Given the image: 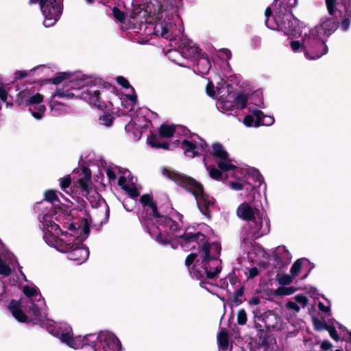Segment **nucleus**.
I'll use <instances>...</instances> for the list:
<instances>
[{
    "label": "nucleus",
    "mask_w": 351,
    "mask_h": 351,
    "mask_svg": "<svg viewBox=\"0 0 351 351\" xmlns=\"http://www.w3.org/2000/svg\"><path fill=\"white\" fill-rule=\"evenodd\" d=\"M344 0H326L328 15L322 18L320 23L314 29L302 27L291 12L298 5V0H274V2L266 9V26L273 30L284 32L285 35L300 40H292L290 43L292 51L298 53L304 51L305 57L309 60H316L327 53V47L324 39L334 32L337 27L343 32L348 29L351 21V5L343 7L345 14L343 15L341 2Z\"/></svg>",
    "instance_id": "1"
},
{
    "label": "nucleus",
    "mask_w": 351,
    "mask_h": 351,
    "mask_svg": "<svg viewBox=\"0 0 351 351\" xmlns=\"http://www.w3.org/2000/svg\"><path fill=\"white\" fill-rule=\"evenodd\" d=\"M177 240L186 251L197 249V252L191 253L186 258V265L189 268L192 277L199 280L212 279L216 277L221 269V261L218 258L221 252L219 243H208L204 234L199 232H193L188 227L182 234H178Z\"/></svg>",
    "instance_id": "2"
},
{
    "label": "nucleus",
    "mask_w": 351,
    "mask_h": 351,
    "mask_svg": "<svg viewBox=\"0 0 351 351\" xmlns=\"http://www.w3.org/2000/svg\"><path fill=\"white\" fill-rule=\"evenodd\" d=\"M64 80H66L64 87L58 89L51 95L50 106L53 116H58L67 110L66 107L57 99L80 97L97 108L103 106L104 88L97 85L91 78H82L68 73H60L53 79V83L58 84Z\"/></svg>",
    "instance_id": "3"
},
{
    "label": "nucleus",
    "mask_w": 351,
    "mask_h": 351,
    "mask_svg": "<svg viewBox=\"0 0 351 351\" xmlns=\"http://www.w3.org/2000/svg\"><path fill=\"white\" fill-rule=\"evenodd\" d=\"M46 223L44 225L43 239L45 243L57 250L67 254L69 259L73 261L77 265L84 263L88 258L89 251L82 242L89 234V226L87 222L82 226L71 223L69 225L70 232L48 230Z\"/></svg>",
    "instance_id": "4"
},
{
    "label": "nucleus",
    "mask_w": 351,
    "mask_h": 351,
    "mask_svg": "<svg viewBox=\"0 0 351 351\" xmlns=\"http://www.w3.org/2000/svg\"><path fill=\"white\" fill-rule=\"evenodd\" d=\"M23 291L28 298L25 302L12 300L8 306L10 312L12 316L19 322H33L40 324L43 328H46L50 333L49 329L57 330L58 326L54 325L53 320L47 319L45 313V302L38 291L34 285H26L23 287Z\"/></svg>",
    "instance_id": "5"
},
{
    "label": "nucleus",
    "mask_w": 351,
    "mask_h": 351,
    "mask_svg": "<svg viewBox=\"0 0 351 351\" xmlns=\"http://www.w3.org/2000/svg\"><path fill=\"white\" fill-rule=\"evenodd\" d=\"M50 334L57 337L62 343L73 349H80L88 345L95 351H120L121 344L119 339L109 331H101L98 334H88L84 337L73 336L72 328L62 324L57 330L49 329Z\"/></svg>",
    "instance_id": "6"
},
{
    "label": "nucleus",
    "mask_w": 351,
    "mask_h": 351,
    "mask_svg": "<svg viewBox=\"0 0 351 351\" xmlns=\"http://www.w3.org/2000/svg\"><path fill=\"white\" fill-rule=\"evenodd\" d=\"M141 202L148 215L144 223L150 236L161 245L169 243L173 248H176L177 246L174 239L179 234L180 224L167 216L159 215L156 204L149 195L141 196Z\"/></svg>",
    "instance_id": "7"
},
{
    "label": "nucleus",
    "mask_w": 351,
    "mask_h": 351,
    "mask_svg": "<svg viewBox=\"0 0 351 351\" xmlns=\"http://www.w3.org/2000/svg\"><path fill=\"white\" fill-rule=\"evenodd\" d=\"M146 11L155 21L154 33L166 39L176 34L173 14L176 10L172 0H154L147 5Z\"/></svg>",
    "instance_id": "8"
},
{
    "label": "nucleus",
    "mask_w": 351,
    "mask_h": 351,
    "mask_svg": "<svg viewBox=\"0 0 351 351\" xmlns=\"http://www.w3.org/2000/svg\"><path fill=\"white\" fill-rule=\"evenodd\" d=\"M239 218L247 221L245 240H253L267 234L270 231V221L266 213L252 203L243 202L237 209Z\"/></svg>",
    "instance_id": "9"
},
{
    "label": "nucleus",
    "mask_w": 351,
    "mask_h": 351,
    "mask_svg": "<svg viewBox=\"0 0 351 351\" xmlns=\"http://www.w3.org/2000/svg\"><path fill=\"white\" fill-rule=\"evenodd\" d=\"M162 174L178 184L186 188L195 196L200 212L210 218V213L215 208V201L213 197L204 193L202 185L191 177L176 172L173 170L163 168Z\"/></svg>",
    "instance_id": "10"
},
{
    "label": "nucleus",
    "mask_w": 351,
    "mask_h": 351,
    "mask_svg": "<svg viewBox=\"0 0 351 351\" xmlns=\"http://www.w3.org/2000/svg\"><path fill=\"white\" fill-rule=\"evenodd\" d=\"M59 199L55 190L49 189L45 192V201L39 204L40 209L43 210L38 215L40 227L43 232L45 223L47 225L49 231H60L59 226L55 222V220H57L58 213L53 208V206L57 205Z\"/></svg>",
    "instance_id": "11"
},
{
    "label": "nucleus",
    "mask_w": 351,
    "mask_h": 351,
    "mask_svg": "<svg viewBox=\"0 0 351 351\" xmlns=\"http://www.w3.org/2000/svg\"><path fill=\"white\" fill-rule=\"evenodd\" d=\"M232 88L226 84V82L221 80L217 83L216 90L212 82H208L206 91L208 96L217 100V108L223 113H228L235 109L234 101L229 100L233 97L231 95Z\"/></svg>",
    "instance_id": "12"
},
{
    "label": "nucleus",
    "mask_w": 351,
    "mask_h": 351,
    "mask_svg": "<svg viewBox=\"0 0 351 351\" xmlns=\"http://www.w3.org/2000/svg\"><path fill=\"white\" fill-rule=\"evenodd\" d=\"M63 0H29V3H39L45 27L53 26L60 19L63 10Z\"/></svg>",
    "instance_id": "13"
},
{
    "label": "nucleus",
    "mask_w": 351,
    "mask_h": 351,
    "mask_svg": "<svg viewBox=\"0 0 351 351\" xmlns=\"http://www.w3.org/2000/svg\"><path fill=\"white\" fill-rule=\"evenodd\" d=\"M77 189H80V194L89 199L88 195L93 193V197L98 198L99 212L104 213V220L106 221L109 216V208L108 206L100 199L99 195L92 189L90 186V174L86 171L83 172L82 177L78 180L76 185Z\"/></svg>",
    "instance_id": "14"
},
{
    "label": "nucleus",
    "mask_w": 351,
    "mask_h": 351,
    "mask_svg": "<svg viewBox=\"0 0 351 351\" xmlns=\"http://www.w3.org/2000/svg\"><path fill=\"white\" fill-rule=\"evenodd\" d=\"M22 103L29 106V110L32 115L38 120L41 119L45 114L46 108L44 105L40 104L43 97L39 93L32 94L29 91L23 90L19 93Z\"/></svg>",
    "instance_id": "15"
},
{
    "label": "nucleus",
    "mask_w": 351,
    "mask_h": 351,
    "mask_svg": "<svg viewBox=\"0 0 351 351\" xmlns=\"http://www.w3.org/2000/svg\"><path fill=\"white\" fill-rule=\"evenodd\" d=\"M212 153L218 160V167L223 171L233 170L234 174L232 176L236 178L235 174L239 171V169L232 163V160L230 158L223 146L219 143H213L212 145Z\"/></svg>",
    "instance_id": "16"
},
{
    "label": "nucleus",
    "mask_w": 351,
    "mask_h": 351,
    "mask_svg": "<svg viewBox=\"0 0 351 351\" xmlns=\"http://www.w3.org/2000/svg\"><path fill=\"white\" fill-rule=\"evenodd\" d=\"M182 145L184 154L191 158L202 154L206 147L204 141L195 134L183 140Z\"/></svg>",
    "instance_id": "17"
},
{
    "label": "nucleus",
    "mask_w": 351,
    "mask_h": 351,
    "mask_svg": "<svg viewBox=\"0 0 351 351\" xmlns=\"http://www.w3.org/2000/svg\"><path fill=\"white\" fill-rule=\"evenodd\" d=\"M136 179L131 176V173L125 169L123 173L119 177V185L132 197H136L138 196V192L135 187Z\"/></svg>",
    "instance_id": "18"
},
{
    "label": "nucleus",
    "mask_w": 351,
    "mask_h": 351,
    "mask_svg": "<svg viewBox=\"0 0 351 351\" xmlns=\"http://www.w3.org/2000/svg\"><path fill=\"white\" fill-rule=\"evenodd\" d=\"M131 116V120L125 126V128L128 132H139L140 130L148 127V121L144 117L141 116L140 112L136 114Z\"/></svg>",
    "instance_id": "19"
},
{
    "label": "nucleus",
    "mask_w": 351,
    "mask_h": 351,
    "mask_svg": "<svg viewBox=\"0 0 351 351\" xmlns=\"http://www.w3.org/2000/svg\"><path fill=\"white\" fill-rule=\"evenodd\" d=\"M182 58L194 57L199 53L198 47L189 40H183L179 46Z\"/></svg>",
    "instance_id": "20"
},
{
    "label": "nucleus",
    "mask_w": 351,
    "mask_h": 351,
    "mask_svg": "<svg viewBox=\"0 0 351 351\" xmlns=\"http://www.w3.org/2000/svg\"><path fill=\"white\" fill-rule=\"evenodd\" d=\"M16 260L12 254H8L3 257L0 256V274L9 276L12 271V267H14Z\"/></svg>",
    "instance_id": "21"
},
{
    "label": "nucleus",
    "mask_w": 351,
    "mask_h": 351,
    "mask_svg": "<svg viewBox=\"0 0 351 351\" xmlns=\"http://www.w3.org/2000/svg\"><path fill=\"white\" fill-rule=\"evenodd\" d=\"M250 114L245 117L243 123L247 127H258L260 121V116L263 115V112L250 108Z\"/></svg>",
    "instance_id": "22"
},
{
    "label": "nucleus",
    "mask_w": 351,
    "mask_h": 351,
    "mask_svg": "<svg viewBox=\"0 0 351 351\" xmlns=\"http://www.w3.org/2000/svg\"><path fill=\"white\" fill-rule=\"evenodd\" d=\"M274 257L279 264H287L291 258V254L285 246H278L274 252Z\"/></svg>",
    "instance_id": "23"
},
{
    "label": "nucleus",
    "mask_w": 351,
    "mask_h": 351,
    "mask_svg": "<svg viewBox=\"0 0 351 351\" xmlns=\"http://www.w3.org/2000/svg\"><path fill=\"white\" fill-rule=\"evenodd\" d=\"M197 72L200 75H206L207 74L210 68H211V62L209 60L208 57L202 54L197 61Z\"/></svg>",
    "instance_id": "24"
},
{
    "label": "nucleus",
    "mask_w": 351,
    "mask_h": 351,
    "mask_svg": "<svg viewBox=\"0 0 351 351\" xmlns=\"http://www.w3.org/2000/svg\"><path fill=\"white\" fill-rule=\"evenodd\" d=\"M229 184L230 188L234 191L245 189L252 191L254 190V186L245 180H237V181L230 182Z\"/></svg>",
    "instance_id": "25"
},
{
    "label": "nucleus",
    "mask_w": 351,
    "mask_h": 351,
    "mask_svg": "<svg viewBox=\"0 0 351 351\" xmlns=\"http://www.w3.org/2000/svg\"><path fill=\"white\" fill-rule=\"evenodd\" d=\"M178 128L173 125L163 124L159 129V134L163 138H171Z\"/></svg>",
    "instance_id": "26"
},
{
    "label": "nucleus",
    "mask_w": 351,
    "mask_h": 351,
    "mask_svg": "<svg viewBox=\"0 0 351 351\" xmlns=\"http://www.w3.org/2000/svg\"><path fill=\"white\" fill-rule=\"evenodd\" d=\"M124 169H121L119 167H109L106 169V173L109 178L110 181H115L117 179L119 180V177L123 173Z\"/></svg>",
    "instance_id": "27"
},
{
    "label": "nucleus",
    "mask_w": 351,
    "mask_h": 351,
    "mask_svg": "<svg viewBox=\"0 0 351 351\" xmlns=\"http://www.w3.org/2000/svg\"><path fill=\"white\" fill-rule=\"evenodd\" d=\"M217 343L220 351H226L228 346V333L221 330L217 335Z\"/></svg>",
    "instance_id": "28"
},
{
    "label": "nucleus",
    "mask_w": 351,
    "mask_h": 351,
    "mask_svg": "<svg viewBox=\"0 0 351 351\" xmlns=\"http://www.w3.org/2000/svg\"><path fill=\"white\" fill-rule=\"evenodd\" d=\"M121 103L126 109L132 111L137 103V97L134 93L128 94L125 96V98L122 99Z\"/></svg>",
    "instance_id": "29"
},
{
    "label": "nucleus",
    "mask_w": 351,
    "mask_h": 351,
    "mask_svg": "<svg viewBox=\"0 0 351 351\" xmlns=\"http://www.w3.org/2000/svg\"><path fill=\"white\" fill-rule=\"evenodd\" d=\"M59 184L61 189L66 193L70 194L72 193V189L71 187V178L70 175H66L62 178H60L59 180Z\"/></svg>",
    "instance_id": "30"
},
{
    "label": "nucleus",
    "mask_w": 351,
    "mask_h": 351,
    "mask_svg": "<svg viewBox=\"0 0 351 351\" xmlns=\"http://www.w3.org/2000/svg\"><path fill=\"white\" fill-rule=\"evenodd\" d=\"M167 56L169 57V59H171L173 62H176V64L185 66L184 62L181 61V58L182 56L181 55L180 48L178 49H171L169 50L167 53Z\"/></svg>",
    "instance_id": "31"
},
{
    "label": "nucleus",
    "mask_w": 351,
    "mask_h": 351,
    "mask_svg": "<svg viewBox=\"0 0 351 351\" xmlns=\"http://www.w3.org/2000/svg\"><path fill=\"white\" fill-rule=\"evenodd\" d=\"M307 260L304 258H300L297 260L291 266V274L293 277H297L300 274L304 264H306Z\"/></svg>",
    "instance_id": "32"
},
{
    "label": "nucleus",
    "mask_w": 351,
    "mask_h": 351,
    "mask_svg": "<svg viewBox=\"0 0 351 351\" xmlns=\"http://www.w3.org/2000/svg\"><path fill=\"white\" fill-rule=\"evenodd\" d=\"M147 143L152 147L154 148H162L165 149H169L168 143H160L158 142V137L156 134H152L147 137Z\"/></svg>",
    "instance_id": "33"
},
{
    "label": "nucleus",
    "mask_w": 351,
    "mask_h": 351,
    "mask_svg": "<svg viewBox=\"0 0 351 351\" xmlns=\"http://www.w3.org/2000/svg\"><path fill=\"white\" fill-rule=\"evenodd\" d=\"M247 97L244 94H239L234 99L235 109H243L245 108L247 102Z\"/></svg>",
    "instance_id": "34"
},
{
    "label": "nucleus",
    "mask_w": 351,
    "mask_h": 351,
    "mask_svg": "<svg viewBox=\"0 0 351 351\" xmlns=\"http://www.w3.org/2000/svg\"><path fill=\"white\" fill-rule=\"evenodd\" d=\"M295 278L291 274L289 275L287 274H278L276 276V280L280 285H288L293 282V280Z\"/></svg>",
    "instance_id": "35"
},
{
    "label": "nucleus",
    "mask_w": 351,
    "mask_h": 351,
    "mask_svg": "<svg viewBox=\"0 0 351 351\" xmlns=\"http://www.w3.org/2000/svg\"><path fill=\"white\" fill-rule=\"evenodd\" d=\"M295 291V289L293 287H280L274 291V295L277 296L289 295L293 294Z\"/></svg>",
    "instance_id": "36"
},
{
    "label": "nucleus",
    "mask_w": 351,
    "mask_h": 351,
    "mask_svg": "<svg viewBox=\"0 0 351 351\" xmlns=\"http://www.w3.org/2000/svg\"><path fill=\"white\" fill-rule=\"evenodd\" d=\"M274 123V118L269 115L260 116L259 125L270 126Z\"/></svg>",
    "instance_id": "37"
},
{
    "label": "nucleus",
    "mask_w": 351,
    "mask_h": 351,
    "mask_svg": "<svg viewBox=\"0 0 351 351\" xmlns=\"http://www.w3.org/2000/svg\"><path fill=\"white\" fill-rule=\"evenodd\" d=\"M207 170L209 173L210 176L215 180H220L221 179V169L219 170L214 167H207Z\"/></svg>",
    "instance_id": "38"
},
{
    "label": "nucleus",
    "mask_w": 351,
    "mask_h": 351,
    "mask_svg": "<svg viewBox=\"0 0 351 351\" xmlns=\"http://www.w3.org/2000/svg\"><path fill=\"white\" fill-rule=\"evenodd\" d=\"M313 323L315 328L317 330H327V328L328 327V326H327L325 321H322L316 317L313 318Z\"/></svg>",
    "instance_id": "39"
},
{
    "label": "nucleus",
    "mask_w": 351,
    "mask_h": 351,
    "mask_svg": "<svg viewBox=\"0 0 351 351\" xmlns=\"http://www.w3.org/2000/svg\"><path fill=\"white\" fill-rule=\"evenodd\" d=\"M294 299L297 304L298 305L300 304V306L302 308H304L308 304V298L302 294H298L295 295Z\"/></svg>",
    "instance_id": "40"
},
{
    "label": "nucleus",
    "mask_w": 351,
    "mask_h": 351,
    "mask_svg": "<svg viewBox=\"0 0 351 351\" xmlns=\"http://www.w3.org/2000/svg\"><path fill=\"white\" fill-rule=\"evenodd\" d=\"M113 118L110 114H104L99 117V121L101 125L110 126L112 123Z\"/></svg>",
    "instance_id": "41"
},
{
    "label": "nucleus",
    "mask_w": 351,
    "mask_h": 351,
    "mask_svg": "<svg viewBox=\"0 0 351 351\" xmlns=\"http://www.w3.org/2000/svg\"><path fill=\"white\" fill-rule=\"evenodd\" d=\"M247 322V314L244 309H240L237 313V323L244 325Z\"/></svg>",
    "instance_id": "42"
},
{
    "label": "nucleus",
    "mask_w": 351,
    "mask_h": 351,
    "mask_svg": "<svg viewBox=\"0 0 351 351\" xmlns=\"http://www.w3.org/2000/svg\"><path fill=\"white\" fill-rule=\"evenodd\" d=\"M117 83L125 88H131L132 92L134 91L133 88L130 86L129 82L123 77L119 76L116 78Z\"/></svg>",
    "instance_id": "43"
},
{
    "label": "nucleus",
    "mask_w": 351,
    "mask_h": 351,
    "mask_svg": "<svg viewBox=\"0 0 351 351\" xmlns=\"http://www.w3.org/2000/svg\"><path fill=\"white\" fill-rule=\"evenodd\" d=\"M219 57L226 60H228L231 58V52L228 49H221L219 51Z\"/></svg>",
    "instance_id": "44"
},
{
    "label": "nucleus",
    "mask_w": 351,
    "mask_h": 351,
    "mask_svg": "<svg viewBox=\"0 0 351 351\" xmlns=\"http://www.w3.org/2000/svg\"><path fill=\"white\" fill-rule=\"evenodd\" d=\"M114 16L119 21H123L125 19L124 13L117 8L112 10Z\"/></svg>",
    "instance_id": "45"
},
{
    "label": "nucleus",
    "mask_w": 351,
    "mask_h": 351,
    "mask_svg": "<svg viewBox=\"0 0 351 351\" xmlns=\"http://www.w3.org/2000/svg\"><path fill=\"white\" fill-rule=\"evenodd\" d=\"M259 274V271L257 267H252L247 272H245V275L247 278H253L258 276Z\"/></svg>",
    "instance_id": "46"
},
{
    "label": "nucleus",
    "mask_w": 351,
    "mask_h": 351,
    "mask_svg": "<svg viewBox=\"0 0 351 351\" xmlns=\"http://www.w3.org/2000/svg\"><path fill=\"white\" fill-rule=\"evenodd\" d=\"M286 306L288 309H291L296 313H298L300 310V306L296 302L293 301L288 302Z\"/></svg>",
    "instance_id": "47"
},
{
    "label": "nucleus",
    "mask_w": 351,
    "mask_h": 351,
    "mask_svg": "<svg viewBox=\"0 0 351 351\" xmlns=\"http://www.w3.org/2000/svg\"><path fill=\"white\" fill-rule=\"evenodd\" d=\"M327 330L328 331L331 338H332L335 341L339 340V335H338L337 332L335 330V328L328 326L327 328Z\"/></svg>",
    "instance_id": "48"
},
{
    "label": "nucleus",
    "mask_w": 351,
    "mask_h": 351,
    "mask_svg": "<svg viewBox=\"0 0 351 351\" xmlns=\"http://www.w3.org/2000/svg\"><path fill=\"white\" fill-rule=\"evenodd\" d=\"M8 97V93L4 87L0 86V99L6 101Z\"/></svg>",
    "instance_id": "49"
},
{
    "label": "nucleus",
    "mask_w": 351,
    "mask_h": 351,
    "mask_svg": "<svg viewBox=\"0 0 351 351\" xmlns=\"http://www.w3.org/2000/svg\"><path fill=\"white\" fill-rule=\"evenodd\" d=\"M253 176L255 180L259 182L260 185L263 182V178L258 171H254Z\"/></svg>",
    "instance_id": "50"
},
{
    "label": "nucleus",
    "mask_w": 351,
    "mask_h": 351,
    "mask_svg": "<svg viewBox=\"0 0 351 351\" xmlns=\"http://www.w3.org/2000/svg\"><path fill=\"white\" fill-rule=\"evenodd\" d=\"M332 347V344L331 343L328 341V340H325L324 341L322 344H321V348L322 349L324 350H329L330 348Z\"/></svg>",
    "instance_id": "51"
},
{
    "label": "nucleus",
    "mask_w": 351,
    "mask_h": 351,
    "mask_svg": "<svg viewBox=\"0 0 351 351\" xmlns=\"http://www.w3.org/2000/svg\"><path fill=\"white\" fill-rule=\"evenodd\" d=\"M318 308L320 311L322 312L327 313L329 311V307L328 306H326L324 303L319 302L318 304Z\"/></svg>",
    "instance_id": "52"
},
{
    "label": "nucleus",
    "mask_w": 351,
    "mask_h": 351,
    "mask_svg": "<svg viewBox=\"0 0 351 351\" xmlns=\"http://www.w3.org/2000/svg\"><path fill=\"white\" fill-rule=\"evenodd\" d=\"M2 293H0V302L5 300L7 298V295L4 293V287L1 286Z\"/></svg>",
    "instance_id": "53"
},
{
    "label": "nucleus",
    "mask_w": 351,
    "mask_h": 351,
    "mask_svg": "<svg viewBox=\"0 0 351 351\" xmlns=\"http://www.w3.org/2000/svg\"><path fill=\"white\" fill-rule=\"evenodd\" d=\"M251 304H254V305H257L259 303V300L258 298H252L251 300H250V302Z\"/></svg>",
    "instance_id": "54"
},
{
    "label": "nucleus",
    "mask_w": 351,
    "mask_h": 351,
    "mask_svg": "<svg viewBox=\"0 0 351 351\" xmlns=\"http://www.w3.org/2000/svg\"><path fill=\"white\" fill-rule=\"evenodd\" d=\"M182 217V215H180V213H177V214H176V218H177L178 219H179L180 221H181Z\"/></svg>",
    "instance_id": "55"
},
{
    "label": "nucleus",
    "mask_w": 351,
    "mask_h": 351,
    "mask_svg": "<svg viewBox=\"0 0 351 351\" xmlns=\"http://www.w3.org/2000/svg\"><path fill=\"white\" fill-rule=\"evenodd\" d=\"M86 1L88 4H91L94 2V0H86Z\"/></svg>",
    "instance_id": "56"
},
{
    "label": "nucleus",
    "mask_w": 351,
    "mask_h": 351,
    "mask_svg": "<svg viewBox=\"0 0 351 351\" xmlns=\"http://www.w3.org/2000/svg\"><path fill=\"white\" fill-rule=\"evenodd\" d=\"M259 107H263V101H260V104H256Z\"/></svg>",
    "instance_id": "57"
},
{
    "label": "nucleus",
    "mask_w": 351,
    "mask_h": 351,
    "mask_svg": "<svg viewBox=\"0 0 351 351\" xmlns=\"http://www.w3.org/2000/svg\"><path fill=\"white\" fill-rule=\"evenodd\" d=\"M26 75V73H21V77H24Z\"/></svg>",
    "instance_id": "58"
},
{
    "label": "nucleus",
    "mask_w": 351,
    "mask_h": 351,
    "mask_svg": "<svg viewBox=\"0 0 351 351\" xmlns=\"http://www.w3.org/2000/svg\"><path fill=\"white\" fill-rule=\"evenodd\" d=\"M182 31H183V30H182V29H179V32H180V33H182Z\"/></svg>",
    "instance_id": "59"
},
{
    "label": "nucleus",
    "mask_w": 351,
    "mask_h": 351,
    "mask_svg": "<svg viewBox=\"0 0 351 351\" xmlns=\"http://www.w3.org/2000/svg\"><path fill=\"white\" fill-rule=\"evenodd\" d=\"M335 351H343L342 350H340V349H337Z\"/></svg>",
    "instance_id": "60"
}]
</instances>
